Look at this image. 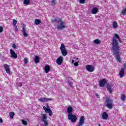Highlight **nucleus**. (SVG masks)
<instances>
[{
  "instance_id": "1",
  "label": "nucleus",
  "mask_w": 126,
  "mask_h": 126,
  "mask_svg": "<svg viewBox=\"0 0 126 126\" xmlns=\"http://www.w3.org/2000/svg\"><path fill=\"white\" fill-rule=\"evenodd\" d=\"M112 42L111 43L112 45V49L113 50V53L115 52H119V49H120V46H119V43L117 41V39L115 38H112Z\"/></svg>"
},
{
  "instance_id": "2",
  "label": "nucleus",
  "mask_w": 126,
  "mask_h": 126,
  "mask_svg": "<svg viewBox=\"0 0 126 126\" xmlns=\"http://www.w3.org/2000/svg\"><path fill=\"white\" fill-rule=\"evenodd\" d=\"M58 25L57 26V29L58 30H63L65 28V23L63 22L62 19H58L57 21Z\"/></svg>"
},
{
  "instance_id": "3",
  "label": "nucleus",
  "mask_w": 126,
  "mask_h": 126,
  "mask_svg": "<svg viewBox=\"0 0 126 126\" xmlns=\"http://www.w3.org/2000/svg\"><path fill=\"white\" fill-rule=\"evenodd\" d=\"M105 106L108 109L113 108V100L110 98H106L105 100Z\"/></svg>"
},
{
  "instance_id": "4",
  "label": "nucleus",
  "mask_w": 126,
  "mask_h": 126,
  "mask_svg": "<svg viewBox=\"0 0 126 126\" xmlns=\"http://www.w3.org/2000/svg\"><path fill=\"white\" fill-rule=\"evenodd\" d=\"M42 115L41 121L44 123V126H49V123L48 122V117L46 114H41Z\"/></svg>"
},
{
  "instance_id": "5",
  "label": "nucleus",
  "mask_w": 126,
  "mask_h": 126,
  "mask_svg": "<svg viewBox=\"0 0 126 126\" xmlns=\"http://www.w3.org/2000/svg\"><path fill=\"white\" fill-rule=\"evenodd\" d=\"M68 119L71 121V123H75L77 120V117L76 115H73L72 114H68Z\"/></svg>"
},
{
  "instance_id": "6",
  "label": "nucleus",
  "mask_w": 126,
  "mask_h": 126,
  "mask_svg": "<svg viewBox=\"0 0 126 126\" xmlns=\"http://www.w3.org/2000/svg\"><path fill=\"white\" fill-rule=\"evenodd\" d=\"M60 50L63 57H65V56L67 55V52L66 51V49H65V46H64V44L63 43L61 44Z\"/></svg>"
},
{
  "instance_id": "7",
  "label": "nucleus",
  "mask_w": 126,
  "mask_h": 126,
  "mask_svg": "<svg viewBox=\"0 0 126 126\" xmlns=\"http://www.w3.org/2000/svg\"><path fill=\"white\" fill-rule=\"evenodd\" d=\"M85 121V117H84V116H81L80 118L78 125H77L76 126H83V125H84Z\"/></svg>"
},
{
  "instance_id": "8",
  "label": "nucleus",
  "mask_w": 126,
  "mask_h": 126,
  "mask_svg": "<svg viewBox=\"0 0 126 126\" xmlns=\"http://www.w3.org/2000/svg\"><path fill=\"white\" fill-rule=\"evenodd\" d=\"M86 69L87 70H88V71H89V72H93L95 69L94 67L91 65H87L86 66Z\"/></svg>"
},
{
  "instance_id": "9",
  "label": "nucleus",
  "mask_w": 126,
  "mask_h": 126,
  "mask_svg": "<svg viewBox=\"0 0 126 126\" xmlns=\"http://www.w3.org/2000/svg\"><path fill=\"white\" fill-rule=\"evenodd\" d=\"M114 55L116 56V60L118 63H121L122 62V60L121 59V57H120V54H119V51H115L113 52Z\"/></svg>"
},
{
  "instance_id": "10",
  "label": "nucleus",
  "mask_w": 126,
  "mask_h": 126,
  "mask_svg": "<svg viewBox=\"0 0 126 126\" xmlns=\"http://www.w3.org/2000/svg\"><path fill=\"white\" fill-rule=\"evenodd\" d=\"M109 93L113 92V88H114V85L112 84H108L106 86Z\"/></svg>"
},
{
  "instance_id": "11",
  "label": "nucleus",
  "mask_w": 126,
  "mask_h": 126,
  "mask_svg": "<svg viewBox=\"0 0 126 126\" xmlns=\"http://www.w3.org/2000/svg\"><path fill=\"white\" fill-rule=\"evenodd\" d=\"M38 100L41 102H49V101H52V99L47 97H41Z\"/></svg>"
},
{
  "instance_id": "12",
  "label": "nucleus",
  "mask_w": 126,
  "mask_h": 126,
  "mask_svg": "<svg viewBox=\"0 0 126 126\" xmlns=\"http://www.w3.org/2000/svg\"><path fill=\"white\" fill-rule=\"evenodd\" d=\"M10 53L11 58H13V59H17V54L15 53V52L13 50L10 49Z\"/></svg>"
},
{
  "instance_id": "13",
  "label": "nucleus",
  "mask_w": 126,
  "mask_h": 126,
  "mask_svg": "<svg viewBox=\"0 0 126 126\" xmlns=\"http://www.w3.org/2000/svg\"><path fill=\"white\" fill-rule=\"evenodd\" d=\"M3 66L6 73H8V74H10V68L9 67V65H7V64H4Z\"/></svg>"
},
{
  "instance_id": "14",
  "label": "nucleus",
  "mask_w": 126,
  "mask_h": 126,
  "mask_svg": "<svg viewBox=\"0 0 126 126\" xmlns=\"http://www.w3.org/2000/svg\"><path fill=\"white\" fill-rule=\"evenodd\" d=\"M99 86L100 87H104V86H105V85L106 84V83H107V80H106L105 79H103L101 80H100L99 82Z\"/></svg>"
},
{
  "instance_id": "15",
  "label": "nucleus",
  "mask_w": 126,
  "mask_h": 126,
  "mask_svg": "<svg viewBox=\"0 0 126 126\" xmlns=\"http://www.w3.org/2000/svg\"><path fill=\"white\" fill-rule=\"evenodd\" d=\"M63 57H60L57 59V63H58V64H59V65H61L62 63H63Z\"/></svg>"
},
{
  "instance_id": "16",
  "label": "nucleus",
  "mask_w": 126,
  "mask_h": 126,
  "mask_svg": "<svg viewBox=\"0 0 126 126\" xmlns=\"http://www.w3.org/2000/svg\"><path fill=\"white\" fill-rule=\"evenodd\" d=\"M51 67H50V65L48 64H46L44 67V71L45 73H49V71H50Z\"/></svg>"
},
{
  "instance_id": "17",
  "label": "nucleus",
  "mask_w": 126,
  "mask_h": 126,
  "mask_svg": "<svg viewBox=\"0 0 126 126\" xmlns=\"http://www.w3.org/2000/svg\"><path fill=\"white\" fill-rule=\"evenodd\" d=\"M22 32L25 37H28V33H26V28L25 27H23Z\"/></svg>"
},
{
  "instance_id": "18",
  "label": "nucleus",
  "mask_w": 126,
  "mask_h": 126,
  "mask_svg": "<svg viewBox=\"0 0 126 126\" xmlns=\"http://www.w3.org/2000/svg\"><path fill=\"white\" fill-rule=\"evenodd\" d=\"M124 75H125V69L122 68L119 72V75L121 78H122V77H124Z\"/></svg>"
},
{
  "instance_id": "19",
  "label": "nucleus",
  "mask_w": 126,
  "mask_h": 126,
  "mask_svg": "<svg viewBox=\"0 0 126 126\" xmlns=\"http://www.w3.org/2000/svg\"><path fill=\"white\" fill-rule=\"evenodd\" d=\"M73 109L72 107L71 106H69L68 107V108H67V112L68 114V115H69L70 114H72V111H73Z\"/></svg>"
},
{
  "instance_id": "20",
  "label": "nucleus",
  "mask_w": 126,
  "mask_h": 126,
  "mask_svg": "<svg viewBox=\"0 0 126 126\" xmlns=\"http://www.w3.org/2000/svg\"><path fill=\"white\" fill-rule=\"evenodd\" d=\"M98 8L97 7H94L92 10V13L93 14H96L97 12H98Z\"/></svg>"
},
{
  "instance_id": "21",
  "label": "nucleus",
  "mask_w": 126,
  "mask_h": 126,
  "mask_svg": "<svg viewBox=\"0 0 126 126\" xmlns=\"http://www.w3.org/2000/svg\"><path fill=\"white\" fill-rule=\"evenodd\" d=\"M102 119L103 120H107L108 119V114L106 112H103L102 113Z\"/></svg>"
},
{
  "instance_id": "22",
  "label": "nucleus",
  "mask_w": 126,
  "mask_h": 126,
  "mask_svg": "<svg viewBox=\"0 0 126 126\" xmlns=\"http://www.w3.org/2000/svg\"><path fill=\"white\" fill-rule=\"evenodd\" d=\"M94 43L96 45H99V44H101V40L99 39H96L94 40Z\"/></svg>"
},
{
  "instance_id": "23",
  "label": "nucleus",
  "mask_w": 126,
  "mask_h": 126,
  "mask_svg": "<svg viewBox=\"0 0 126 126\" xmlns=\"http://www.w3.org/2000/svg\"><path fill=\"white\" fill-rule=\"evenodd\" d=\"M113 28L114 29H116V28H118V23H117V22L114 21L113 23Z\"/></svg>"
},
{
  "instance_id": "24",
  "label": "nucleus",
  "mask_w": 126,
  "mask_h": 126,
  "mask_svg": "<svg viewBox=\"0 0 126 126\" xmlns=\"http://www.w3.org/2000/svg\"><path fill=\"white\" fill-rule=\"evenodd\" d=\"M40 62V59L39 58V57L38 56H35L34 58V63H38Z\"/></svg>"
},
{
  "instance_id": "25",
  "label": "nucleus",
  "mask_w": 126,
  "mask_h": 126,
  "mask_svg": "<svg viewBox=\"0 0 126 126\" xmlns=\"http://www.w3.org/2000/svg\"><path fill=\"white\" fill-rule=\"evenodd\" d=\"M34 23L36 25H39L41 23V20L36 19L34 21Z\"/></svg>"
},
{
  "instance_id": "26",
  "label": "nucleus",
  "mask_w": 126,
  "mask_h": 126,
  "mask_svg": "<svg viewBox=\"0 0 126 126\" xmlns=\"http://www.w3.org/2000/svg\"><path fill=\"white\" fill-rule=\"evenodd\" d=\"M29 3H30V0H24V4H26V5H29Z\"/></svg>"
},
{
  "instance_id": "27",
  "label": "nucleus",
  "mask_w": 126,
  "mask_h": 126,
  "mask_svg": "<svg viewBox=\"0 0 126 126\" xmlns=\"http://www.w3.org/2000/svg\"><path fill=\"white\" fill-rule=\"evenodd\" d=\"M126 95H125L124 94H122L121 95V100L122 101H125V100H126Z\"/></svg>"
},
{
  "instance_id": "28",
  "label": "nucleus",
  "mask_w": 126,
  "mask_h": 126,
  "mask_svg": "<svg viewBox=\"0 0 126 126\" xmlns=\"http://www.w3.org/2000/svg\"><path fill=\"white\" fill-rule=\"evenodd\" d=\"M46 113H48L50 116L53 115V112L51 111V109H47V112Z\"/></svg>"
},
{
  "instance_id": "29",
  "label": "nucleus",
  "mask_w": 126,
  "mask_h": 126,
  "mask_svg": "<svg viewBox=\"0 0 126 126\" xmlns=\"http://www.w3.org/2000/svg\"><path fill=\"white\" fill-rule=\"evenodd\" d=\"M114 37L115 38H116V39H118V40H119V42H121V39H120V37H119V35H118V34H117V33L114 34Z\"/></svg>"
},
{
  "instance_id": "30",
  "label": "nucleus",
  "mask_w": 126,
  "mask_h": 126,
  "mask_svg": "<svg viewBox=\"0 0 126 126\" xmlns=\"http://www.w3.org/2000/svg\"><path fill=\"white\" fill-rule=\"evenodd\" d=\"M9 116L10 119H13V117L14 116V112H10L9 113Z\"/></svg>"
},
{
  "instance_id": "31",
  "label": "nucleus",
  "mask_w": 126,
  "mask_h": 126,
  "mask_svg": "<svg viewBox=\"0 0 126 126\" xmlns=\"http://www.w3.org/2000/svg\"><path fill=\"white\" fill-rule=\"evenodd\" d=\"M51 3L52 5H56V4H57V0H52Z\"/></svg>"
},
{
  "instance_id": "32",
  "label": "nucleus",
  "mask_w": 126,
  "mask_h": 126,
  "mask_svg": "<svg viewBox=\"0 0 126 126\" xmlns=\"http://www.w3.org/2000/svg\"><path fill=\"white\" fill-rule=\"evenodd\" d=\"M22 123L23 125H25V126L27 125V121H26L22 120Z\"/></svg>"
},
{
  "instance_id": "33",
  "label": "nucleus",
  "mask_w": 126,
  "mask_h": 126,
  "mask_svg": "<svg viewBox=\"0 0 126 126\" xmlns=\"http://www.w3.org/2000/svg\"><path fill=\"white\" fill-rule=\"evenodd\" d=\"M52 22H58V20L56 19V18L53 17V19H52Z\"/></svg>"
},
{
  "instance_id": "34",
  "label": "nucleus",
  "mask_w": 126,
  "mask_h": 126,
  "mask_svg": "<svg viewBox=\"0 0 126 126\" xmlns=\"http://www.w3.org/2000/svg\"><path fill=\"white\" fill-rule=\"evenodd\" d=\"M43 109L45 111V112L47 113L48 112V110H49L50 108H48L45 106H43Z\"/></svg>"
},
{
  "instance_id": "35",
  "label": "nucleus",
  "mask_w": 126,
  "mask_h": 126,
  "mask_svg": "<svg viewBox=\"0 0 126 126\" xmlns=\"http://www.w3.org/2000/svg\"><path fill=\"white\" fill-rule=\"evenodd\" d=\"M79 2L82 4L85 3V0H80Z\"/></svg>"
},
{
  "instance_id": "36",
  "label": "nucleus",
  "mask_w": 126,
  "mask_h": 126,
  "mask_svg": "<svg viewBox=\"0 0 126 126\" xmlns=\"http://www.w3.org/2000/svg\"><path fill=\"white\" fill-rule=\"evenodd\" d=\"M24 63L25 64H27V63H28V59H27V58H25Z\"/></svg>"
},
{
  "instance_id": "37",
  "label": "nucleus",
  "mask_w": 126,
  "mask_h": 126,
  "mask_svg": "<svg viewBox=\"0 0 126 126\" xmlns=\"http://www.w3.org/2000/svg\"><path fill=\"white\" fill-rule=\"evenodd\" d=\"M17 23V21H16L15 19H14L13 20V24H16Z\"/></svg>"
},
{
  "instance_id": "38",
  "label": "nucleus",
  "mask_w": 126,
  "mask_h": 126,
  "mask_svg": "<svg viewBox=\"0 0 126 126\" xmlns=\"http://www.w3.org/2000/svg\"><path fill=\"white\" fill-rule=\"evenodd\" d=\"M74 65H75V66H78V62H75L74 63Z\"/></svg>"
},
{
  "instance_id": "39",
  "label": "nucleus",
  "mask_w": 126,
  "mask_h": 126,
  "mask_svg": "<svg viewBox=\"0 0 126 126\" xmlns=\"http://www.w3.org/2000/svg\"><path fill=\"white\" fill-rule=\"evenodd\" d=\"M3 29V28H2V27L0 26V33H1V32H2Z\"/></svg>"
},
{
  "instance_id": "40",
  "label": "nucleus",
  "mask_w": 126,
  "mask_h": 126,
  "mask_svg": "<svg viewBox=\"0 0 126 126\" xmlns=\"http://www.w3.org/2000/svg\"><path fill=\"white\" fill-rule=\"evenodd\" d=\"M12 48H13V49H16V45H15V44H13L12 45Z\"/></svg>"
},
{
  "instance_id": "41",
  "label": "nucleus",
  "mask_w": 126,
  "mask_h": 126,
  "mask_svg": "<svg viewBox=\"0 0 126 126\" xmlns=\"http://www.w3.org/2000/svg\"><path fill=\"white\" fill-rule=\"evenodd\" d=\"M69 85L71 86V87H72V83H71L70 82H68Z\"/></svg>"
},
{
  "instance_id": "42",
  "label": "nucleus",
  "mask_w": 126,
  "mask_h": 126,
  "mask_svg": "<svg viewBox=\"0 0 126 126\" xmlns=\"http://www.w3.org/2000/svg\"><path fill=\"white\" fill-rule=\"evenodd\" d=\"M3 121H2V119L1 118H0V123L2 124Z\"/></svg>"
},
{
  "instance_id": "43",
  "label": "nucleus",
  "mask_w": 126,
  "mask_h": 126,
  "mask_svg": "<svg viewBox=\"0 0 126 126\" xmlns=\"http://www.w3.org/2000/svg\"><path fill=\"white\" fill-rule=\"evenodd\" d=\"M95 95L97 97V98H100V95H99V94H96Z\"/></svg>"
},
{
  "instance_id": "44",
  "label": "nucleus",
  "mask_w": 126,
  "mask_h": 126,
  "mask_svg": "<svg viewBox=\"0 0 126 126\" xmlns=\"http://www.w3.org/2000/svg\"><path fill=\"white\" fill-rule=\"evenodd\" d=\"M14 28H16V27H17V26H16V24H13Z\"/></svg>"
},
{
  "instance_id": "45",
  "label": "nucleus",
  "mask_w": 126,
  "mask_h": 126,
  "mask_svg": "<svg viewBox=\"0 0 126 126\" xmlns=\"http://www.w3.org/2000/svg\"><path fill=\"white\" fill-rule=\"evenodd\" d=\"M15 31H17V30H18V29H17V27L15 28Z\"/></svg>"
},
{
  "instance_id": "46",
  "label": "nucleus",
  "mask_w": 126,
  "mask_h": 126,
  "mask_svg": "<svg viewBox=\"0 0 126 126\" xmlns=\"http://www.w3.org/2000/svg\"><path fill=\"white\" fill-rule=\"evenodd\" d=\"M72 63H74V60L72 61Z\"/></svg>"
},
{
  "instance_id": "47",
  "label": "nucleus",
  "mask_w": 126,
  "mask_h": 126,
  "mask_svg": "<svg viewBox=\"0 0 126 126\" xmlns=\"http://www.w3.org/2000/svg\"><path fill=\"white\" fill-rule=\"evenodd\" d=\"M20 87H21V86H22V83H21L20 84Z\"/></svg>"
},
{
  "instance_id": "48",
  "label": "nucleus",
  "mask_w": 126,
  "mask_h": 126,
  "mask_svg": "<svg viewBox=\"0 0 126 126\" xmlns=\"http://www.w3.org/2000/svg\"><path fill=\"white\" fill-rule=\"evenodd\" d=\"M124 66L125 68H126V64H124Z\"/></svg>"
},
{
  "instance_id": "49",
  "label": "nucleus",
  "mask_w": 126,
  "mask_h": 126,
  "mask_svg": "<svg viewBox=\"0 0 126 126\" xmlns=\"http://www.w3.org/2000/svg\"><path fill=\"white\" fill-rule=\"evenodd\" d=\"M98 126H101V125L99 124V125H98Z\"/></svg>"
},
{
  "instance_id": "50",
  "label": "nucleus",
  "mask_w": 126,
  "mask_h": 126,
  "mask_svg": "<svg viewBox=\"0 0 126 126\" xmlns=\"http://www.w3.org/2000/svg\"><path fill=\"white\" fill-rule=\"evenodd\" d=\"M76 60H78V58H77Z\"/></svg>"
}]
</instances>
